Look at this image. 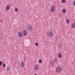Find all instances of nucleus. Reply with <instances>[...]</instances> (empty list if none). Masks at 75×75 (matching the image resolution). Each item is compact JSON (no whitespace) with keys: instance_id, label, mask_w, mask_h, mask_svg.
I'll list each match as a JSON object with an SVG mask.
<instances>
[{"instance_id":"nucleus-1","label":"nucleus","mask_w":75,"mask_h":75,"mask_svg":"<svg viewBox=\"0 0 75 75\" xmlns=\"http://www.w3.org/2000/svg\"><path fill=\"white\" fill-rule=\"evenodd\" d=\"M53 34L52 32L51 31H49L47 34V36L49 37H52Z\"/></svg>"},{"instance_id":"nucleus-2","label":"nucleus","mask_w":75,"mask_h":75,"mask_svg":"<svg viewBox=\"0 0 75 75\" xmlns=\"http://www.w3.org/2000/svg\"><path fill=\"white\" fill-rule=\"evenodd\" d=\"M61 71V68L59 67H58L56 69V72L58 73H59Z\"/></svg>"},{"instance_id":"nucleus-3","label":"nucleus","mask_w":75,"mask_h":75,"mask_svg":"<svg viewBox=\"0 0 75 75\" xmlns=\"http://www.w3.org/2000/svg\"><path fill=\"white\" fill-rule=\"evenodd\" d=\"M38 68H39V66L37 64H36L34 66V69L35 70H38Z\"/></svg>"},{"instance_id":"nucleus-4","label":"nucleus","mask_w":75,"mask_h":75,"mask_svg":"<svg viewBox=\"0 0 75 75\" xmlns=\"http://www.w3.org/2000/svg\"><path fill=\"white\" fill-rule=\"evenodd\" d=\"M50 11L52 13L55 12V7L54 6H52L50 8Z\"/></svg>"},{"instance_id":"nucleus-5","label":"nucleus","mask_w":75,"mask_h":75,"mask_svg":"<svg viewBox=\"0 0 75 75\" xmlns=\"http://www.w3.org/2000/svg\"><path fill=\"white\" fill-rule=\"evenodd\" d=\"M18 36L20 38L22 37V36H23V33H22V32L20 31L18 33Z\"/></svg>"},{"instance_id":"nucleus-6","label":"nucleus","mask_w":75,"mask_h":75,"mask_svg":"<svg viewBox=\"0 0 75 75\" xmlns=\"http://www.w3.org/2000/svg\"><path fill=\"white\" fill-rule=\"evenodd\" d=\"M28 29L29 30L31 31L33 30V27L31 25H29L28 26Z\"/></svg>"},{"instance_id":"nucleus-7","label":"nucleus","mask_w":75,"mask_h":75,"mask_svg":"<svg viewBox=\"0 0 75 75\" xmlns=\"http://www.w3.org/2000/svg\"><path fill=\"white\" fill-rule=\"evenodd\" d=\"M25 64L24 63V62H23V61L21 62V64H20V65L21 68H23V67L24 66Z\"/></svg>"},{"instance_id":"nucleus-8","label":"nucleus","mask_w":75,"mask_h":75,"mask_svg":"<svg viewBox=\"0 0 75 75\" xmlns=\"http://www.w3.org/2000/svg\"><path fill=\"white\" fill-rule=\"evenodd\" d=\"M23 33V35H24L25 36L26 35H27V31H26V30H24Z\"/></svg>"},{"instance_id":"nucleus-9","label":"nucleus","mask_w":75,"mask_h":75,"mask_svg":"<svg viewBox=\"0 0 75 75\" xmlns=\"http://www.w3.org/2000/svg\"><path fill=\"white\" fill-rule=\"evenodd\" d=\"M10 9V6L9 5H7L6 7V10H8Z\"/></svg>"},{"instance_id":"nucleus-10","label":"nucleus","mask_w":75,"mask_h":75,"mask_svg":"<svg viewBox=\"0 0 75 75\" xmlns=\"http://www.w3.org/2000/svg\"><path fill=\"white\" fill-rule=\"evenodd\" d=\"M75 27V23H72L71 25V28H74Z\"/></svg>"},{"instance_id":"nucleus-11","label":"nucleus","mask_w":75,"mask_h":75,"mask_svg":"<svg viewBox=\"0 0 75 75\" xmlns=\"http://www.w3.org/2000/svg\"><path fill=\"white\" fill-rule=\"evenodd\" d=\"M58 57L59 58H62V54L61 53H59L58 54Z\"/></svg>"},{"instance_id":"nucleus-12","label":"nucleus","mask_w":75,"mask_h":75,"mask_svg":"<svg viewBox=\"0 0 75 75\" xmlns=\"http://www.w3.org/2000/svg\"><path fill=\"white\" fill-rule=\"evenodd\" d=\"M63 13H65V12H66V11L65 10V9H64L62 10Z\"/></svg>"},{"instance_id":"nucleus-13","label":"nucleus","mask_w":75,"mask_h":75,"mask_svg":"<svg viewBox=\"0 0 75 75\" xmlns=\"http://www.w3.org/2000/svg\"><path fill=\"white\" fill-rule=\"evenodd\" d=\"M66 22H67V24H68V23H69V20L67 19L66 20Z\"/></svg>"},{"instance_id":"nucleus-14","label":"nucleus","mask_w":75,"mask_h":75,"mask_svg":"<svg viewBox=\"0 0 75 75\" xmlns=\"http://www.w3.org/2000/svg\"><path fill=\"white\" fill-rule=\"evenodd\" d=\"M50 64L51 65H54V61H51L50 62Z\"/></svg>"},{"instance_id":"nucleus-15","label":"nucleus","mask_w":75,"mask_h":75,"mask_svg":"<svg viewBox=\"0 0 75 75\" xmlns=\"http://www.w3.org/2000/svg\"><path fill=\"white\" fill-rule=\"evenodd\" d=\"M39 62L40 64H41L42 62V61H41V59H40L39 60Z\"/></svg>"},{"instance_id":"nucleus-16","label":"nucleus","mask_w":75,"mask_h":75,"mask_svg":"<svg viewBox=\"0 0 75 75\" xmlns=\"http://www.w3.org/2000/svg\"><path fill=\"white\" fill-rule=\"evenodd\" d=\"M54 61H55V62H58V59H55Z\"/></svg>"},{"instance_id":"nucleus-17","label":"nucleus","mask_w":75,"mask_h":75,"mask_svg":"<svg viewBox=\"0 0 75 75\" xmlns=\"http://www.w3.org/2000/svg\"><path fill=\"white\" fill-rule=\"evenodd\" d=\"M7 71H10V68L9 67L7 68Z\"/></svg>"},{"instance_id":"nucleus-18","label":"nucleus","mask_w":75,"mask_h":75,"mask_svg":"<svg viewBox=\"0 0 75 75\" xmlns=\"http://www.w3.org/2000/svg\"><path fill=\"white\" fill-rule=\"evenodd\" d=\"M3 64V62L1 61H0V65H2Z\"/></svg>"},{"instance_id":"nucleus-19","label":"nucleus","mask_w":75,"mask_h":75,"mask_svg":"<svg viewBox=\"0 0 75 75\" xmlns=\"http://www.w3.org/2000/svg\"><path fill=\"white\" fill-rule=\"evenodd\" d=\"M18 8H15V11L16 12L18 11Z\"/></svg>"},{"instance_id":"nucleus-20","label":"nucleus","mask_w":75,"mask_h":75,"mask_svg":"<svg viewBox=\"0 0 75 75\" xmlns=\"http://www.w3.org/2000/svg\"><path fill=\"white\" fill-rule=\"evenodd\" d=\"M62 3H64L65 2V0H62Z\"/></svg>"},{"instance_id":"nucleus-21","label":"nucleus","mask_w":75,"mask_h":75,"mask_svg":"<svg viewBox=\"0 0 75 75\" xmlns=\"http://www.w3.org/2000/svg\"><path fill=\"white\" fill-rule=\"evenodd\" d=\"M35 46H38V43H37V42L35 44Z\"/></svg>"},{"instance_id":"nucleus-22","label":"nucleus","mask_w":75,"mask_h":75,"mask_svg":"<svg viewBox=\"0 0 75 75\" xmlns=\"http://www.w3.org/2000/svg\"><path fill=\"white\" fill-rule=\"evenodd\" d=\"M26 59H27V57H25L24 58V60L25 61H26Z\"/></svg>"},{"instance_id":"nucleus-23","label":"nucleus","mask_w":75,"mask_h":75,"mask_svg":"<svg viewBox=\"0 0 75 75\" xmlns=\"http://www.w3.org/2000/svg\"><path fill=\"white\" fill-rule=\"evenodd\" d=\"M3 67L4 68L5 67H6V64H5V63H4L3 64Z\"/></svg>"},{"instance_id":"nucleus-24","label":"nucleus","mask_w":75,"mask_h":75,"mask_svg":"<svg viewBox=\"0 0 75 75\" xmlns=\"http://www.w3.org/2000/svg\"><path fill=\"white\" fill-rule=\"evenodd\" d=\"M73 6H75V1L73 2Z\"/></svg>"},{"instance_id":"nucleus-25","label":"nucleus","mask_w":75,"mask_h":75,"mask_svg":"<svg viewBox=\"0 0 75 75\" xmlns=\"http://www.w3.org/2000/svg\"><path fill=\"white\" fill-rule=\"evenodd\" d=\"M3 22V20H1L0 21V23H2Z\"/></svg>"},{"instance_id":"nucleus-26","label":"nucleus","mask_w":75,"mask_h":75,"mask_svg":"<svg viewBox=\"0 0 75 75\" xmlns=\"http://www.w3.org/2000/svg\"><path fill=\"white\" fill-rule=\"evenodd\" d=\"M34 75H37V74H34Z\"/></svg>"}]
</instances>
